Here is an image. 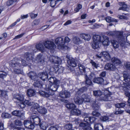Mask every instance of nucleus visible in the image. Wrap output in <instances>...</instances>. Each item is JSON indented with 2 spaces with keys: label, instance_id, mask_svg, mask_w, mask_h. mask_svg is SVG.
Wrapping results in <instances>:
<instances>
[{
  "label": "nucleus",
  "instance_id": "obj_1",
  "mask_svg": "<svg viewBox=\"0 0 130 130\" xmlns=\"http://www.w3.org/2000/svg\"><path fill=\"white\" fill-rule=\"evenodd\" d=\"M20 62V60L15 61L14 60L10 62L9 65L13 69V72L15 74H18L21 72L20 68L21 66Z\"/></svg>",
  "mask_w": 130,
  "mask_h": 130
},
{
  "label": "nucleus",
  "instance_id": "obj_2",
  "mask_svg": "<svg viewBox=\"0 0 130 130\" xmlns=\"http://www.w3.org/2000/svg\"><path fill=\"white\" fill-rule=\"evenodd\" d=\"M39 106L38 104L36 103L31 107L30 110L32 112V114H36L38 112L40 114H46L47 113V110L45 108Z\"/></svg>",
  "mask_w": 130,
  "mask_h": 130
},
{
  "label": "nucleus",
  "instance_id": "obj_3",
  "mask_svg": "<svg viewBox=\"0 0 130 130\" xmlns=\"http://www.w3.org/2000/svg\"><path fill=\"white\" fill-rule=\"evenodd\" d=\"M103 39V36L99 35H95L93 37V42L91 44L92 47L94 49H97L100 47L102 40Z\"/></svg>",
  "mask_w": 130,
  "mask_h": 130
},
{
  "label": "nucleus",
  "instance_id": "obj_4",
  "mask_svg": "<svg viewBox=\"0 0 130 130\" xmlns=\"http://www.w3.org/2000/svg\"><path fill=\"white\" fill-rule=\"evenodd\" d=\"M68 109L71 110V114H81V111L77 108L75 104L73 103H68L65 105Z\"/></svg>",
  "mask_w": 130,
  "mask_h": 130
},
{
  "label": "nucleus",
  "instance_id": "obj_5",
  "mask_svg": "<svg viewBox=\"0 0 130 130\" xmlns=\"http://www.w3.org/2000/svg\"><path fill=\"white\" fill-rule=\"evenodd\" d=\"M106 34L108 36L112 37H115L117 39H122L123 38V32L122 31H111L107 32Z\"/></svg>",
  "mask_w": 130,
  "mask_h": 130
},
{
  "label": "nucleus",
  "instance_id": "obj_6",
  "mask_svg": "<svg viewBox=\"0 0 130 130\" xmlns=\"http://www.w3.org/2000/svg\"><path fill=\"white\" fill-rule=\"evenodd\" d=\"M38 93L40 95L46 98H48L50 96L54 94V92L49 87L48 90H46V92L40 90L39 91Z\"/></svg>",
  "mask_w": 130,
  "mask_h": 130
},
{
  "label": "nucleus",
  "instance_id": "obj_7",
  "mask_svg": "<svg viewBox=\"0 0 130 130\" xmlns=\"http://www.w3.org/2000/svg\"><path fill=\"white\" fill-rule=\"evenodd\" d=\"M38 78H39L43 81H45L48 78V75L47 72L43 71L39 72L38 74Z\"/></svg>",
  "mask_w": 130,
  "mask_h": 130
},
{
  "label": "nucleus",
  "instance_id": "obj_8",
  "mask_svg": "<svg viewBox=\"0 0 130 130\" xmlns=\"http://www.w3.org/2000/svg\"><path fill=\"white\" fill-rule=\"evenodd\" d=\"M66 58L68 63L70 66L73 67H75L76 66L77 61L74 58L68 55L67 56Z\"/></svg>",
  "mask_w": 130,
  "mask_h": 130
},
{
  "label": "nucleus",
  "instance_id": "obj_9",
  "mask_svg": "<svg viewBox=\"0 0 130 130\" xmlns=\"http://www.w3.org/2000/svg\"><path fill=\"white\" fill-rule=\"evenodd\" d=\"M91 103L93 105L94 108V111H93L91 114H100V108L99 106L97 105L95 100L91 101Z\"/></svg>",
  "mask_w": 130,
  "mask_h": 130
},
{
  "label": "nucleus",
  "instance_id": "obj_10",
  "mask_svg": "<svg viewBox=\"0 0 130 130\" xmlns=\"http://www.w3.org/2000/svg\"><path fill=\"white\" fill-rule=\"evenodd\" d=\"M27 75L31 80L34 81L38 79V74L35 72L31 71L27 74Z\"/></svg>",
  "mask_w": 130,
  "mask_h": 130
},
{
  "label": "nucleus",
  "instance_id": "obj_11",
  "mask_svg": "<svg viewBox=\"0 0 130 130\" xmlns=\"http://www.w3.org/2000/svg\"><path fill=\"white\" fill-rule=\"evenodd\" d=\"M44 45L45 47L50 50L54 49L55 46L53 42L49 41H46L45 42Z\"/></svg>",
  "mask_w": 130,
  "mask_h": 130
},
{
  "label": "nucleus",
  "instance_id": "obj_12",
  "mask_svg": "<svg viewBox=\"0 0 130 130\" xmlns=\"http://www.w3.org/2000/svg\"><path fill=\"white\" fill-rule=\"evenodd\" d=\"M100 99L104 101H111L112 99L110 95L105 92L104 94L102 95L100 97Z\"/></svg>",
  "mask_w": 130,
  "mask_h": 130
},
{
  "label": "nucleus",
  "instance_id": "obj_13",
  "mask_svg": "<svg viewBox=\"0 0 130 130\" xmlns=\"http://www.w3.org/2000/svg\"><path fill=\"white\" fill-rule=\"evenodd\" d=\"M24 59L27 61L30 62L33 61L34 59V56L33 54L29 52H27L24 54Z\"/></svg>",
  "mask_w": 130,
  "mask_h": 130
},
{
  "label": "nucleus",
  "instance_id": "obj_14",
  "mask_svg": "<svg viewBox=\"0 0 130 130\" xmlns=\"http://www.w3.org/2000/svg\"><path fill=\"white\" fill-rule=\"evenodd\" d=\"M25 120L24 124L25 127L28 128L32 129L34 127V125L32 123V121Z\"/></svg>",
  "mask_w": 130,
  "mask_h": 130
},
{
  "label": "nucleus",
  "instance_id": "obj_15",
  "mask_svg": "<svg viewBox=\"0 0 130 130\" xmlns=\"http://www.w3.org/2000/svg\"><path fill=\"white\" fill-rule=\"evenodd\" d=\"M30 120H32L34 124L36 125H38L41 122V120L40 118L37 116L34 115L32 116L30 118Z\"/></svg>",
  "mask_w": 130,
  "mask_h": 130
},
{
  "label": "nucleus",
  "instance_id": "obj_16",
  "mask_svg": "<svg viewBox=\"0 0 130 130\" xmlns=\"http://www.w3.org/2000/svg\"><path fill=\"white\" fill-rule=\"evenodd\" d=\"M35 62L36 63H39L42 64H43L44 63V58L41 55L39 54L36 58Z\"/></svg>",
  "mask_w": 130,
  "mask_h": 130
},
{
  "label": "nucleus",
  "instance_id": "obj_17",
  "mask_svg": "<svg viewBox=\"0 0 130 130\" xmlns=\"http://www.w3.org/2000/svg\"><path fill=\"white\" fill-rule=\"evenodd\" d=\"M36 49L33 50V53L36 52L37 50H39L42 52H44V47L43 44L39 43L36 45Z\"/></svg>",
  "mask_w": 130,
  "mask_h": 130
},
{
  "label": "nucleus",
  "instance_id": "obj_18",
  "mask_svg": "<svg viewBox=\"0 0 130 130\" xmlns=\"http://www.w3.org/2000/svg\"><path fill=\"white\" fill-rule=\"evenodd\" d=\"M74 100L75 103L78 105L81 104L83 103V100L82 98H80L79 95H77L76 94L74 99Z\"/></svg>",
  "mask_w": 130,
  "mask_h": 130
},
{
  "label": "nucleus",
  "instance_id": "obj_19",
  "mask_svg": "<svg viewBox=\"0 0 130 130\" xmlns=\"http://www.w3.org/2000/svg\"><path fill=\"white\" fill-rule=\"evenodd\" d=\"M105 68L106 70L114 71L115 70L116 67L113 64L109 63H107L105 65Z\"/></svg>",
  "mask_w": 130,
  "mask_h": 130
},
{
  "label": "nucleus",
  "instance_id": "obj_20",
  "mask_svg": "<svg viewBox=\"0 0 130 130\" xmlns=\"http://www.w3.org/2000/svg\"><path fill=\"white\" fill-rule=\"evenodd\" d=\"M110 42L109 40V38L105 36H103V39L102 40L101 43L104 46H107L109 45Z\"/></svg>",
  "mask_w": 130,
  "mask_h": 130
},
{
  "label": "nucleus",
  "instance_id": "obj_21",
  "mask_svg": "<svg viewBox=\"0 0 130 130\" xmlns=\"http://www.w3.org/2000/svg\"><path fill=\"white\" fill-rule=\"evenodd\" d=\"M105 93L109 94L111 96L114 94L115 92V88L113 87H110L107 88L104 91Z\"/></svg>",
  "mask_w": 130,
  "mask_h": 130
},
{
  "label": "nucleus",
  "instance_id": "obj_22",
  "mask_svg": "<svg viewBox=\"0 0 130 130\" xmlns=\"http://www.w3.org/2000/svg\"><path fill=\"white\" fill-rule=\"evenodd\" d=\"M80 126L83 127V129L87 130H93L90 126V125L87 123H82L80 124Z\"/></svg>",
  "mask_w": 130,
  "mask_h": 130
},
{
  "label": "nucleus",
  "instance_id": "obj_23",
  "mask_svg": "<svg viewBox=\"0 0 130 130\" xmlns=\"http://www.w3.org/2000/svg\"><path fill=\"white\" fill-rule=\"evenodd\" d=\"M59 95L62 98H66L70 97V93L68 91L65 90L61 92Z\"/></svg>",
  "mask_w": 130,
  "mask_h": 130
},
{
  "label": "nucleus",
  "instance_id": "obj_24",
  "mask_svg": "<svg viewBox=\"0 0 130 130\" xmlns=\"http://www.w3.org/2000/svg\"><path fill=\"white\" fill-rule=\"evenodd\" d=\"M56 44H58L59 47H61L64 44V41L63 38L61 37L57 38L55 40Z\"/></svg>",
  "mask_w": 130,
  "mask_h": 130
},
{
  "label": "nucleus",
  "instance_id": "obj_25",
  "mask_svg": "<svg viewBox=\"0 0 130 130\" xmlns=\"http://www.w3.org/2000/svg\"><path fill=\"white\" fill-rule=\"evenodd\" d=\"M52 62L56 64H60L61 63V59L58 57H52Z\"/></svg>",
  "mask_w": 130,
  "mask_h": 130
},
{
  "label": "nucleus",
  "instance_id": "obj_26",
  "mask_svg": "<svg viewBox=\"0 0 130 130\" xmlns=\"http://www.w3.org/2000/svg\"><path fill=\"white\" fill-rule=\"evenodd\" d=\"M125 3L123 2H120L119 5L121 6H122V7H120L118 9L119 10H122L123 11H128L129 10V8L127 7V5L125 4Z\"/></svg>",
  "mask_w": 130,
  "mask_h": 130
},
{
  "label": "nucleus",
  "instance_id": "obj_27",
  "mask_svg": "<svg viewBox=\"0 0 130 130\" xmlns=\"http://www.w3.org/2000/svg\"><path fill=\"white\" fill-rule=\"evenodd\" d=\"M59 82H56V83L50 84L51 86L50 87H48L54 92L57 90L59 87Z\"/></svg>",
  "mask_w": 130,
  "mask_h": 130
},
{
  "label": "nucleus",
  "instance_id": "obj_28",
  "mask_svg": "<svg viewBox=\"0 0 130 130\" xmlns=\"http://www.w3.org/2000/svg\"><path fill=\"white\" fill-rule=\"evenodd\" d=\"M81 97L83 100V102H90V97L87 94H85L82 95Z\"/></svg>",
  "mask_w": 130,
  "mask_h": 130
},
{
  "label": "nucleus",
  "instance_id": "obj_29",
  "mask_svg": "<svg viewBox=\"0 0 130 130\" xmlns=\"http://www.w3.org/2000/svg\"><path fill=\"white\" fill-rule=\"evenodd\" d=\"M101 54H102V56L104 57L107 60H109L111 59L109 53L107 51H103L101 52Z\"/></svg>",
  "mask_w": 130,
  "mask_h": 130
},
{
  "label": "nucleus",
  "instance_id": "obj_30",
  "mask_svg": "<svg viewBox=\"0 0 130 130\" xmlns=\"http://www.w3.org/2000/svg\"><path fill=\"white\" fill-rule=\"evenodd\" d=\"M33 85L35 88H41L42 87V83L40 80H36L34 81Z\"/></svg>",
  "mask_w": 130,
  "mask_h": 130
},
{
  "label": "nucleus",
  "instance_id": "obj_31",
  "mask_svg": "<svg viewBox=\"0 0 130 130\" xmlns=\"http://www.w3.org/2000/svg\"><path fill=\"white\" fill-rule=\"evenodd\" d=\"M27 94L28 96L31 97L35 95L36 91L33 89H29L27 91Z\"/></svg>",
  "mask_w": 130,
  "mask_h": 130
},
{
  "label": "nucleus",
  "instance_id": "obj_32",
  "mask_svg": "<svg viewBox=\"0 0 130 130\" xmlns=\"http://www.w3.org/2000/svg\"><path fill=\"white\" fill-rule=\"evenodd\" d=\"M104 79L101 77H96L93 80V82L99 84H102L104 82Z\"/></svg>",
  "mask_w": 130,
  "mask_h": 130
},
{
  "label": "nucleus",
  "instance_id": "obj_33",
  "mask_svg": "<svg viewBox=\"0 0 130 130\" xmlns=\"http://www.w3.org/2000/svg\"><path fill=\"white\" fill-rule=\"evenodd\" d=\"M80 36L83 39L87 41H89L91 38V36L90 35L85 34H80Z\"/></svg>",
  "mask_w": 130,
  "mask_h": 130
},
{
  "label": "nucleus",
  "instance_id": "obj_34",
  "mask_svg": "<svg viewBox=\"0 0 130 130\" xmlns=\"http://www.w3.org/2000/svg\"><path fill=\"white\" fill-rule=\"evenodd\" d=\"M78 67L82 74L85 75L86 72L85 68V66L81 64H79Z\"/></svg>",
  "mask_w": 130,
  "mask_h": 130
},
{
  "label": "nucleus",
  "instance_id": "obj_35",
  "mask_svg": "<svg viewBox=\"0 0 130 130\" xmlns=\"http://www.w3.org/2000/svg\"><path fill=\"white\" fill-rule=\"evenodd\" d=\"M48 80L49 82L51 84L56 83V82H59L55 77L51 76L49 77Z\"/></svg>",
  "mask_w": 130,
  "mask_h": 130
},
{
  "label": "nucleus",
  "instance_id": "obj_36",
  "mask_svg": "<svg viewBox=\"0 0 130 130\" xmlns=\"http://www.w3.org/2000/svg\"><path fill=\"white\" fill-rule=\"evenodd\" d=\"M14 99H17L20 101H22L23 100L24 98L23 95L18 94L15 95L14 96Z\"/></svg>",
  "mask_w": 130,
  "mask_h": 130
},
{
  "label": "nucleus",
  "instance_id": "obj_37",
  "mask_svg": "<svg viewBox=\"0 0 130 130\" xmlns=\"http://www.w3.org/2000/svg\"><path fill=\"white\" fill-rule=\"evenodd\" d=\"M124 80L125 82L130 83V75L128 74L124 73L123 75Z\"/></svg>",
  "mask_w": 130,
  "mask_h": 130
},
{
  "label": "nucleus",
  "instance_id": "obj_38",
  "mask_svg": "<svg viewBox=\"0 0 130 130\" xmlns=\"http://www.w3.org/2000/svg\"><path fill=\"white\" fill-rule=\"evenodd\" d=\"M40 128L43 130H46L47 127V125L46 123L44 122H41L39 124Z\"/></svg>",
  "mask_w": 130,
  "mask_h": 130
},
{
  "label": "nucleus",
  "instance_id": "obj_39",
  "mask_svg": "<svg viewBox=\"0 0 130 130\" xmlns=\"http://www.w3.org/2000/svg\"><path fill=\"white\" fill-rule=\"evenodd\" d=\"M124 37L123 36V38L122 39H118L119 40H121V41H120V45L122 47H123V48H125L126 47H127L126 46L125 44L126 43L124 41Z\"/></svg>",
  "mask_w": 130,
  "mask_h": 130
},
{
  "label": "nucleus",
  "instance_id": "obj_40",
  "mask_svg": "<svg viewBox=\"0 0 130 130\" xmlns=\"http://www.w3.org/2000/svg\"><path fill=\"white\" fill-rule=\"evenodd\" d=\"M111 60L112 62L115 65L120 64L121 63V61L116 58H112Z\"/></svg>",
  "mask_w": 130,
  "mask_h": 130
},
{
  "label": "nucleus",
  "instance_id": "obj_41",
  "mask_svg": "<svg viewBox=\"0 0 130 130\" xmlns=\"http://www.w3.org/2000/svg\"><path fill=\"white\" fill-rule=\"evenodd\" d=\"M85 79H86L85 83L91 86L92 85V82L91 79H89L86 74L85 75Z\"/></svg>",
  "mask_w": 130,
  "mask_h": 130
},
{
  "label": "nucleus",
  "instance_id": "obj_42",
  "mask_svg": "<svg viewBox=\"0 0 130 130\" xmlns=\"http://www.w3.org/2000/svg\"><path fill=\"white\" fill-rule=\"evenodd\" d=\"M103 129V125L100 124H96L94 125V129L95 130H101Z\"/></svg>",
  "mask_w": 130,
  "mask_h": 130
},
{
  "label": "nucleus",
  "instance_id": "obj_43",
  "mask_svg": "<svg viewBox=\"0 0 130 130\" xmlns=\"http://www.w3.org/2000/svg\"><path fill=\"white\" fill-rule=\"evenodd\" d=\"M102 93L100 90H94L93 91V95L95 96H99L102 95Z\"/></svg>",
  "mask_w": 130,
  "mask_h": 130
},
{
  "label": "nucleus",
  "instance_id": "obj_44",
  "mask_svg": "<svg viewBox=\"0 0 130 130\" xmlns=\"http://www.w3.org/2000/svg\"><path fill=\"white\" fill-rule=\"evenodd\" d=\"M112 45L115 48H117L119 46V43L115 40H113L111 41Z\"/></svg>",
  "mask_w": 130,
  "mask_h": 130
},
{
  "label": "nucleus",
  "instance_id": "obj_45",
  "mask_svg": "<svg viewBox=\"0 0 130 130\" xmlns=\"http://www.w3.org/2000/svg\"><path fill=\"white\" fill-rule=\"evenodd\" d=\"M0 96H2L6 98H7V95L6 92L4 90H0Z\"/></svg>",
  "mask_w": 130,
  "mask_h": 130
},
{
  "label": "nucleus",
  "instance_id": "obj_46",
  "mask_svg": "<svg viewBox=\"0 0 130 130\" xmlns=\"http://www.w3.org/2000/svg\"><path fill=\"white\" fill-rule=\"evenodd\" d=\"M87 88L85 87H84L80 89L77 91V94L78 95L79 94H80L81 93H83L84 91L87 90Z\"/></svg>",
  "mask_w": 130,
  "mask_h": 130
},
{
  "label": "nucleus",
  "instance_id": "obj_47",
  "mask_svg": "<svg viewBox=\"0 0 130 130\" xmlns=\"http://www.w3.org/2000/svg\"><path fill=\"white\" fill-rule=\"evenodd\" d=\"M74 41L75 43L76 44H78L82 43V41L78 37H75L74 38Z\"/></svg>",
  "mask_w": 130,
  "mask_h": 130
},
{
  "label": "nucleus",
  "instance_id": "obj_48",
  "mask_svg": "<svg viewBox=\"0 0 130 130\" xmlns=\"http://www.w3.org/2000/svg\"><path fill=\"white\" fill-rule=\"evenodd\" d=\"M14 124L16 126H21L22 125L21 121L18 119L15 120L14 121Z\"/></svg>",
  "mask_w": 130,
  "mask_h": 130
},
{
  "label": "nucleus",
  "instance_id": "obj_49",
  "mask_svg": "<svg viewBox=\"0 0 130 130\" xmlns=\"http://www.w3.org/2000/svg\"><path fill=\"white\" fill-rule=\"evenodd\" d=\"M8 73L3 71H0V78H3L6 77Z\"/></svg>",
  "mask_w": 130,
  "mask_h": 130
},
{
  "label": "nucleus",
  "instance_id": "obj_50",
  "mask_svg": "<svg viewBox=\"0 0 130 130\" xmlns=\"http://www.w3.org/2000/svg\"><path fill=\"white\" fill-rule=\"evenodd\" d=\"M49 1L51 2L50 5L52 7H54L58 2L56 0H49Z\"/></svg>",
  "mask_w": 130,
  "mask_h": 130
},
{
  "label": "nucleus",
  "instance_id": "obj_51",
  "mask_svg": "<svg viewBox=\"0 0 130 130\" xmlns=\"http://www.w3.org/2000/svg\"><path fill=\"white\" fill-rule=\"evenodd\" d=\"M125 105L124 103H119L116 104L115 106L118 108H123L125 106Z\"/></svg>",
  "mask_w": 130,
  "mask_h": 130
},
{
  "label": "nucleus",
  "instance_id": "obj_52",
  "mask_svg": "<svg viewBox=\"0 0 130 130\" xmlns=\"http://www.w3.org/2000/svg\"><path fill=\"white\" fill-rule=\"evenodd\" d=\"M24 103L29 106H31L34 104L33 102H31L30 101L25 100L24 102Z\"/></svg>",
  "mask_w": 130,
  "mask_h": 130
},
{
  "label": "nucleus",
  "instance_id": "obj_53",
  "mask_svg": "<svg viewBox=\"0 0 130 130\" xmlns=\"http://www.w3.org/2000/svg\"><path fill=\"white\" fill-rule=\"evenodd\" d=\"M59 66L55 65L51 68V70H53L55 73L57 72V70L58 69Z\"/></svg>",
  "mask_w": 130,
  "mask_h": 130
},
{
  "label": "nucleus",
  "instance_id": "obj_54",
  "mask_svg": "<svg viewBox=\"0 0 130 130\" xmlns=\"http://www.w3.org/2000/svg\"><path fill=\"white\" fill-rule=\"evenodd\" d=\"M82 6L81 5L78 4V5L74 9V11H75L76 12H77L79 11L80 9L82 8Z\"/></svg>",
  "mask_w": 130,
  "mask_h": 130
},
{
  "label": "nucleus",
  "instance_id": "obj_55",
  "mask_svg": "<svg viewBox=\"0 0 130 130\" xmlns=\"http://www.w3.org/2000/svg\"><path fill=\"white\" fill-rule=\"evenodd\" d=\"M93 116L94 117H90L89 118V120L91 122H92L95 120L96 118L94 117L97 114H93Z\"/></svg>",
  "mask_w": 130,
  "mask_h": 130
},
{
  "label": "nucleus",
  "instance_id": "obj_56",
  "mask_svg": "<svg viewBox=\"0 0 130 130\" xmlns=\"http://www.w3.org/2000/svg\"><path fill=\"white\" fill-rule=\"evenodd\" d=\"M88 78L90 79H93V80L96 78L94 74L93 73H91L88 77Z\"/></svg>",
  "mask_w": 130,
  "mask_h": 130
},
{
  "label": "nucleus",
  "instance_id": "obj_57",
  "mask_svg": "<svg viewBox=\"0 0 130 130\" xmlns=\"http://www.w3.org/2000/svg\"><path fill=\"white\" fill-rule=\"evenodd\" d=\"M10 114H2L1 117L4 118H9L11 117Z\"/></svg>",
  "mask_w": 130,
  "mask_h": 130
},
{
  "label": "nucleus",
  "instance_id": "obj_58",
  "mask_svg": "<svg viewBox=\"0 0 130 130\" xmlns=\"http://www.w3.org/2000/svg\"><path fill=\"white\" fill-rule=\"evenodd\" d=\"M125 95L128 98V102L130 103V93L128 92H126L125 93ZM130 106V104H129Z\"/></svg>",
  "mask_w": 130,
  "mask_h": 130
},
{
  "label": "nucleus",
  "instance_id": "obj_59",
  "mask_svg": "<svg viewBox=\"0 0 130 130\" xmlns=\"http://www.w3.org/2000/svg\"><path fill=\"white\" fill-rule=\"evenodd\" d=\"M64 70V68L62 66H59L58 69L57 70V71L58 73H62Z\"/></svg>",
  "mask_w": 130,
  "mask_h": 130
},
{
  "label": "nucleus",
  "instance_id": "obj_60",
  "mask_svg": "<svg viewBox=\"0 0 130 130\" xmlns=\"http://www.w3.org/2000/svg\"><path fill=\"white\" fill-rule=\"evenodd\" d=\"M91 63L93 67L96 68H97L99 66V64L96 63L94 61H91Z\"/></svg>",
  "mask_w": 130,
  "mask_h": 130
},
{
  "label": "nucleus",
  "instance_id": "obj_61",
  "mask_svg": "<svg viewBox=\"0 0 130 130\" xmlns=\"http://www.w3.org/2000/svg\"><path fill=\"white\" fill-rule=\"evenodd\" d=\"M72 127V125L70 124H67L65 126V128H66L68 129H71Z\"/></svg>",
  "mask_w": 130,
  "mask_h": 130
},
{
  "label": "nucleus",
  "instance_id": "obj_62",
  "mask_svg": "<svg viewBox=\"0 0 130 130\" xmlns=\"http://www.w3.org/2000/svg\"><path fill=\"white\" fill-rule=\"evenodd\" d=\"M39 21L38 20L36 19L34 20L32 23V26L38 25L39 23Z\"/></svg>",
  "mask_w": 130,
  "mask_h": 130
},
{
  "label": "nucleus",
  "instance_id": "obj_63",
  "mask_svg": "<svg viewBox=\"0 0 130 130\" xmlns=\"http://www.w3.org/2000/svg\"><path fill=\"white\" fill-rule=\"evenodd\" d=\"M100 119L102 121H106L109 118L107 116H104L101 117Z\"/></svg>",
  "mask_w": 130,
  "mask_h": 130
},
{
  "label": "nucleus",
  "instance_id": "obj_64",
  "mask_svg": "<svg viewBox=\"0 0 130 130\" xmlns=\"http://www.w3.org/2000/svg\"><path fill=\"white\" fill-rule=\"evenodd\" d=\"M125 67L127 70H130V63H127L125 65Z\"/></svg>",
  "mask_w": 130,
  "mask_h": 130
}]
</instances>
